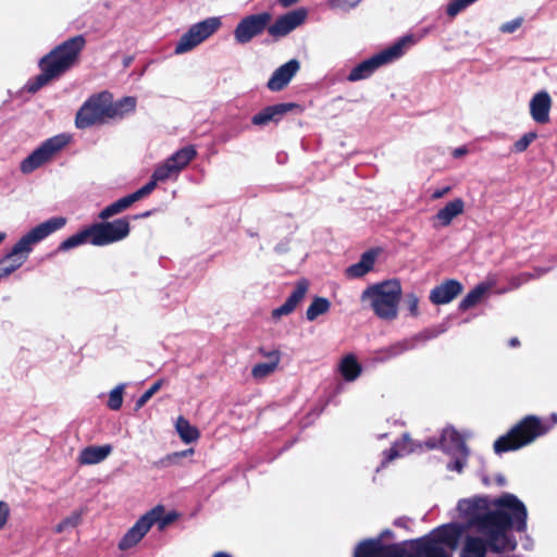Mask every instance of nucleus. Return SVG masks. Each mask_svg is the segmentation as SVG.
Returning <instances> with one entry per match:
<instances>
[{"mask_svg": "<svg viewBox=\"0 0 557 557\" xmlns=\"http://www.w3.org/2000/svg\"><path fill=\"white\" fill-rule=\"evenodd\" d=\"M431 336L424 334H418L411 338L399 341L387 348L381 349L377 351L376 359L379 361H386L391 358L399 356L407 350L413 349L419 341H425Z\"/></svg>", "mask_w": 557, "mask_h": 557, "instance_id": "22", "label": "nucleus"}, {"mask_svg": "<svg viewBox=\"0 0 557 557\" xmlns=\"http://www.w3.org/2000/svg\"><path fill=\"white\" fill-rule=\"evenodd\" d=\"M536 133L530 132L524 134L520 139L513 144L515 152H523L528 149L530 144L536 138Z\"/></svg>", "mask_w": 557, "mask_h": 557, "instance_id": "41", "label": "nucleus"}, {"mask_svg": "<svg viewBox=\"0 0 557 557\" xmlns=\"http://www.w3.org/2000/svg\"><path fill=\"white\" fill-rule=\"evenodd\" d=\"M163 380L154 382L136 401L135 410L144 407L147 401L162 387Z\"/></svg>", "mask_w": 557, "mask_h": 557, "instance_id": "39", "label": "nucleus"}, {"mask_svg": "<svg viewBox=\"0 0 557 557\" xmlns=\"http://www.w3.org/2000/svg\"><path fill=\"white\" fill-rule=\"evenodd\" d=\"M111 453L112 446L110 444L101 446L90 445L81 450L77 462L81 466L97 465L106 460Z\"/></svg>", "mask_w": 557, "mask_h": 557, "instance_id": "23", "label": "nucleus"}, {"mask_svg": "<svg viewBox=\"0 0 557 557\" xmlns=\"http://www.w3.org/2000/svg\"><path fill=\"white\" fill-rule=\"evenodd\" d=\"M552 423L547 424L536 416H528L515 425L507 434L494 443L496 454L519 449L546 434L557 423V414H552Z\"/></svg>", "mask_w": 557, "mask_h": 557, "instance_id": "5", "label": "nucleus"}, {"mask_svg": "<svg viewBox=\"0 0 557 557\" xmlns=\"http://www.w3.org/2000/svg\"><path fill=\"white\" fill-rule=\"evenodd\" d=\"M263 355L271 358V361L257 363L256 366H253L251 370V375L257 380L264 379L272 374L280 362V354L276 350L271 352H264Z\"/></svg>", "mask_w": 557, "mask_h": 557, "instance_id": "27", "label": "nucleus"}, {"mask_svg": "<svg viewBox=\"0 0 557 557\" xmlns=\"http://www.w3.org/2000/svg\"><path fill=\"white\" fill-rule=\"evenodd\" d=\"M485 292V286L478 285L474 289L468 293L467 296L460 301L459 308L461 310H468L472 308L481 300Z\"/></svg>", "mask_w": 557, "mask_h": 557, "instance_id": "35", "label": "nucleus"}, {"mask_svg": "<svg viewBox=\"0 0 557 557\" xmlns=\"http://www.w3.org/2000/svg\"><path fill=\"white\" fill-rule=\"evenodd\" d=\"M412 36H404L392 46L357 64L348 74L349 82H357L369 78L380 66L399 59L409 44H412Z\"/></svg>", "mask_w": 557, "mask_h": 557, "instance_id": "8", "label": "nucleus"}, {"mask_svg": "<svg viewBox=\"0 0 557 557\" xmlns=\"http://www.w3.org/2000/svg\"><path fill=\"white\" fill-rule=\"evenodd\" d=\"M86 243L91 244L89 227H86V228L82 230L81 232H78V233L70 236L65 240H63L59 246V250L65 251V250L75 248V247L86 244Z\"/></svg>", "mask_w": 557, "mask_h": 557, "instance_id": "32", "label": "nucleus"}, {"mask_svg": "<svg viewBox=\"0 0 557 557\" xmlns=\"http://www.w3.org/2000/svg\"><path fill=\"white\" fill-rule=\"evenodd\" d=\"M550 107L552 99L546 91L535 94L530 101V113L532 119L540 124L547 123L549 121Z\"/></svg>", "mask_w": 557, "mask_h": 557, "instance_id": "21", "label": "nucleus"}, {"mask_svg": "<svg viewBox=\"0 0 557 557\" xmlns=\"http://www.w3.org/2000/svg\"><path fill=\"white\" fill-rule=\"evenodd\" d=\"M441 446L443 450L453 455H460L467 458L468 447L465 443V438L451 428H447L443 431L441 436Z\"/></svg>", "mask_w": 557, "mask_h": 557, "instance_id": "20", "label": "nucleus"}, {"mask_svg": "<svg viewBox=\"0 0 557 557\" xmlns=\"http://www.w3.org/2000/svg\"><path fill=\"white\" fill-rule=\"evenodd\" d=\"M463 287L457 280H446L442 284L435 286L430 293V301L434 305H445L453 301Z\"/></svg>", "mask_w": 557, "mask_h": 557, "instance_id": "17", "label": "nucleus"}, {"mask_svg": "<svg viewBox=\"0 0 557 557\" xmlns=\"http://www.w3.org/2000/svg\"><path fill=\"white\" fill-rule=\"evenodd\" d=\"M197 156V151L193 145L186 146L176 152H174L166 160L175 168H177V173L181 172L184 168H186Z\"/></svg>", "mask_w": 557, "mask_h": 557, "instance_id": "28", "label": "nucleus"}, {"mask_svg": "<svg viewBox=\"0 0 557 557\" xmlns=\"http://www.w3.org/2000/svg\"><path fill=\"white\" fill-rule=\"evenodd\" d=\"M381 550L380 540H364L356 547L354 557H384Z\"/></svg>", "mask_w": 557, "mask_h": 557, "instance_id": "31", "label": "nucleus"}, {"mask_svg": "<svg viewBox=\"0 0 557 557\" xmlns=\"http://www.w3.org/2000/svg\"><path fill=\"white\" fill-rule=\"evenodd\" d=\"M376 253L374 251H366L360 260L347 268L346 273L349 277H361L372 270Z\"/></svg>", "mask_w": 557, "mask_h": 557, "instance_id": "25", "label": "nucleus"}, {"mask_svg": "<svg viewBox=\"0 0 557 557\" xmlns=\"http://www.w3.org/2000/svg\"><path fill=\"white\" fill-rule=\"evenodd\" d=\"M495 510L488 509L486 498L462 499L458 503V510L470 525L488 539L491 549L503 552L513 549L516 544L507 536V531L515 529L518 532L527 530V508L524 504L512 494H505L494 500Z\"/></svg>", "mask_w": 557, "mask_h": 557, "instance_id": "1", "label": "nucleus"}, {"mask_svg": "<svg viewBox=\"0 0 557 557\" xmlns=\"http://www.w3.org/2000/svg\"><path fill=\"white\" fill-rule=\"evenodd\" d=\"M176 518V515L171 512L164 516V510L160 513V518L157 520L156 523L159 524V529L163 530L166 525L172 523Z\"/></svg>", "mask_w": 557, "mask_h": 557, "instance_id": "46", "label": "nucleus"}, {"mask_svg": "<svg viewBox=\"0 0 557 557\" xmlns=\"http://www.w3.org/2000/svg\"><path fill=\"white\" fill-rule=\"evenodd\" d=\"M136 109V98L127 96L113 101L109 91H101L90 96L79 108L75 116L77 128L84 129L97 124H104L109 120L123 119Z\"/></svg>", "mask_w": 557, "mask_h": 557, "instance_id": "3", "label": "nucleus"}, {"mask_svg": "<svg viewBox=\"0 0 557 557\" xmlns=\"http://www.w3.org/2000/svg\"><path fill=\"white\" fill-rule=\"evenodd\" d=\"M308 286L309 284L306 280L298 281L295 286V289L288 296L286 301L282 306L272 311V318L280 319L283 315L290 314L305 298V295L308 290Z\"/></svg>", "mask_w": 557, "mask_h": 557, "instance_id": "19", "label": "nucleus"}, {"mask_svg": "<svg viewBox=\"0 0 557 557\" xmlns=\"http://www.w3.org/2000/svg\"><path fill=\"white\" fill-rule=\"evenodd\" d=\"M213 557H232V556L227 553L219 552V553L214 554Z\"/></svg>", "mask_w": 557, "mask_h": 557, "instance_id": "55", "label": "nucleus"}, {"mask_svg": "<svg viewBox=\"0 0 557 557\" xmlns=\"http://www.w3.org/2000/svg\"><path fill=\"white\" fill-rule=\"evenodd\" d=\"M298 0H278V3L284 7V8H288L293 4H295Z\"/></svg>", "mask_w": 557, "mask_h": 557, "instance_id": "51", "label": "nucleus"}, {"mask_svg": "<svg viewBox=\"0 0 557 557\" xmlns=\"http://www.w3.org/2000/svg\"><path fill=\"white\" fill-rule=\"evenodd\" d=\"M522 17L515 18L500 26V30L505 34H511L516 32L522 24Z\"/></svg>", "mask_w": 557, "mask_h": 557, "instance_id": "45", "label": "nucleus"}, {"mask_svg": "<svg viewBox=\"0 0 557 557\" xmlns=\"http://www.w3.org/2000/svg\"><path fill=\"white\" fill-rule=\"evenodd\" d=\"M308 286L309 284L306 280L298 281L295 286V289L288 296L286 301L282 306L272 311V318L280 319L283 315L290 314L305 298V295L308 290Z\"/></svg>", "mask_w": 557, "mask_h": 557, "instance_id": "18", "label": "nucleus"}, {"mask_svg": "<svg viewBox=\"0 0 557 557\" xmlns=\"http://www.w3.org/2000/svg\"><path fill=\"white\" fill-rule=\"evenodd\" d=\"M82 515H83L82 511L72 512L69 517H66L60 523L57 524L55 532L62 533L65 530H67L69 528H75L76 525L79 524V522L82 520Z\"/></svg>", "mask_w": 557, "mask_h": 557, "instance_id": "37", "label": "nucleus"}, {"mask_svg": "<svg viewBox=\"0 0 557 557\" xmlns=\"http://www.w3.org/2000/svg\"><path fill=\"white\" fill-rule=\"evenodd\" d=\"M331 302L323 297H315L306 311V318L309 321H314L319 315L329 311Z\"/></svg>", "mask_w": 557, "mask_h": 557, "instance_id": "33", "label": "nucleus"}, {"mask_svg": "<svg viewBox=\"0 0 557 557\" xmlns=\"http://www.w3.org/2000/svg\"><path fill=\"white\" fill-rule=\"evenodd\" d=\"M154 189V183H147L136 191L107 205L103 209H127L137 200L148 196Z\"/></svg>", "mask_w": 557, "mask_h": 557, "instance_id": "24", "label": "nucleus"}, {"mask_svg": "<svg viewBox=\"0 0 557 557\" xmlns=\"http://www.w3.org/2000/svg\"><path fill=\"white\" fill-rule=\"evenodd\" d=\"M175 429L181 440L186 444L193 443L199 437V431L197 428L193 426L184 417L177 418Z\"/></svg>", "mask_w": 557, "mask_h": 557, "instance_id": "30", "label": "nucleus"}, {"mask_svg": "<svg viewBox=\"0 0 557 557\" xmlns=\"http://www.w3.org/2000/svg\"><path fill=\"white\" fill-rule=\"evenodd\" d=\"M191 454H194V449L189 448V449L183 450L181 453H176L174 456L175 457H186V456L191 455Z\"/></svg>", "mask_w": 557, "mask_h": 557, "instance_id": "52", "label": "nucleus"}, {"mask_svg": "<svg viewBox=\"0 0 557 557\" xmlns=\"http://www.w3.org/2000/svg\"><path fill=\"white\" fill-rule=\"evenodd\" d=\"M463 200L461 198H457L446 203L443 209H463Z\"/></svg>", "mask_w": 557, "mask_h": 557, "instance_id": "49", "label": "nucleus"}, {"mask_svg": "<svg viewBox=\"0 0 557 557\" xmlns=\"http://www.w3.org/2000/svg\"><path fill=\"white\" fill-rule=\"evenodd\" d=\"M117 211H108V210H104V211H101L100 213V218L101 219H108L110 218L113 213H116Z\"/></svg>", "mask_w": 557, "mask_h": 557, "instance_id": "53", "label": "nucleus"}, {"mask_svg": "<svg viewBox=\"0 0 557 557\" xmlns=\"http://www.w3.org/2000/svg\"><path fill=\"white\" fill-rule=\"evenodd\" d=\"M84 35H76L55 46L39 61L40 74L30 78L26 84L28 92H37L51 81L59 78L79 61L81 53L86 47Z\"/></svg>", "mask_w": 557, "mask_h": 557, "instance_id": "2", "label": "nucleus"}, {"mask_svg": "<svg viewBox=\"0 0 557 557\" xmlns=\"http://www.w3.org/2000/svg\"><path fill=\"white\" fill-rule=\"evenodd\" d=\"M125 385L115 386L109 394L108 407L112 410H119L123 404V391Z\"/></svg>", "mask_w": 557, "mask_h": 557, "instance_id": "38", "label": "nucleus"}, {"mask_svg": "<svg viewBox=\"0 0 557 557\" xmlns=\"http://www.w3.org/2000/svg\"><path fill=\"white\" fill-rule=\"evenodd\" d=\"M88 227L94 246H107L124 239L129 234V223L126 219L95 223Z\"/></svg>", "mask_w": 557, "mask_h": 557, "instance_id": "11", "label": "nucleus"}, {"mask_svg": "<svg viewBox=\"0 0 557 557\" xmlns=\"http://www.w3.org/2000/svg\"><path fill=\"white\" fill-rule=\"evenodd\" d=\"M173 174H177V168L173 166L168 160L159 165L152 173L151 180L148 183L163 182L171 177Z\"/></svg>", "mask_w": 557, "mask_h": 557, "instance_id": "34", "label": "nucleus"}, {"mask_svg": "<svg viewBox=\"0 0 557 557\" xmlns=\"http://www.w3.org/2000/svg\"><path fill=\"white\" fill-rule=\"evenodd\" d=\"M272 21V14L262 12L250 14L239 21L234 29V38L237 44L245 45L250 42L255 37L260 36Z\"/></svg>", "mask_w": 557, "mask_h": 557, "instance_id": "12", "label": "nucleus"}, {"mask_svg": "<svg viewBox=\"0 0 557 557\" xmlns=\"http://www.w3.org/2000/svg\"><path fill=\"white\" fill-rule=\"evenodd\" d=\"M425 445L428 446V448H434L436 446V444L432 441L426 442Z\"/></svg>", "mask_w": 557, "mask_h": 557, "instance_id": "57", "label": "nucleus"}, {"mask_svg": "<svg viewBox=\"0 0 557 557\" xmlns=\"http://www.w3.org/2000/svg\"><path fill=\"white\" fill-rule=\"evenodd\" d=\"M401 285L397 280L385 281L363 290L361 299L368 300L374 313L383 320H394L398 313Z\"/></svg>", "mask_w": 557, "mask_h": 557, "instance_id": "7", "label": "nucleus"}, {"mask_svg": "<svg viewBox=\"0 0 557 557\" xmlns=\"http://www.w3.org/2000/svg\"><path fill=\"white\" fill-rule=\"evenodd\" d=\"M462 528L458 524H444L435 529L430 535L412 543L409 557H451L446 550H454L460 539Z\"/></svg>", "mask_w": 557, "mask_h": 557, "instance_id": "6", "label": "nucleus"}, {"mask_svg": "<svg viewBox=\"0 0 557 557\" xmlns=\"http://www.w3.org/2000/svg\"><path fill=\"white\" fill-rule=\"evenodd\" d=\"M163 511L162 506H156L144 516H141L136 523L125 533L119 543L121 550L129 549L136 546L141 539L148 533L151 527L160 518V513Z\"/></svg>", "mask_w": 557, "mask_h": 557, "instance_id": "13", "label": "nucleus"}, {"mask_svg": "<svg viewBox=\"0 0 557 557\" xmlns=\"http://www.w3.org/2000/svg\"><path fill=\"white\" fill-rule=\"evenodd\" d=\"M406 307L411 315L417 317L419 314L418 305L419 298L416 294L410 293L406 296L405 300Z\"/></svg>", "mask_w": 557, "mask_h": 557, "instance_id": "43", "label": "nucleus"}, {"mask_svg": "<svg viewBox=\"0 0 557 557\" xmlns=\"http://www.w3.org/2000/svg\"><path fill=\"white\" fill-rule=\"evenodd\" d=\"M299 108V104L294 102L268 106L251 117V123L256 126H264L271 122L278 123L286 113Z\"/></svg>", "mask_w": 557, "mask_h": 557, "instance_id": "15", "label": "nucleus"}, {"mask_svg": "<svg viewBox=\"0 0 557 557\" xmlns=\"http://www.w3.org/2000/svg\"><path fill=\"white\" fill-rule=\"evenodd\" d=\"M65 223L64 218L54 216L35 226L21 237L11 251L0 260V278L9 276L21 268L33 251V247L50 234L62 228Z\"/></svg>", "mask_w": 557, "mask_h": 557, "instance_id": "4", "label": "nucleus"}, {"mask_svg": "<svg viewBox=\"0 0 557 557\" xmlns=\"http://www.w3.org/2000/svg\"><path fill=\"white\" fill-rule=\"evenodd\" d=\"M300 64L298 60L292 59L288 62L284 63L280 67H277L270 79L268 81L267 87L271 91H281L283 90L292 81V78L299 71Z\"/></svg>", "mask_w": 557, "mask_h": 557, "instance_id": "16", "label": "nucleus"}, {"mask_svg": "<svg viewBox=\"0 0 557 557\" xmlns=\"http://www.w3.org/2000/svg\"><path fill=\"white\" fill-rule=\"evenodd\" d=\"M10 515L11 509L9 504L3 500H0V530H2L7 525L10 519Z\"/></svg>", "mask_w": 557, "mask_h": 557, "instance_id": "44", "label": "nucleus"}, {"mask_svg": "<svg viewBox=\"0 0 557 557\" xmlns=\"http://www.w3.org/2000/svg\"><path fill=\"white\" fill-rule=\"evenodd\" d=\"M361 0H329V5L332 9H341L348 11L358 5Z\"/></svg>", "mask_w": 557, "mask_h": 557, "instance_id": "42", "label": "nucleus"}, {"mask_svg": "<svg viewBox=\"0 0 557 557\" xmlns=\"http://www.w3.org/2000/svg\"><path fill=\"white\" fill-rule=\"evenodd\" d=\"M307 17L305 9H297L278 16L273 24H269L268 33L274 38H281L288 35L295 28L300 26Z\"/></svg>", "mask_w": 557, "mask_h": 557, "instance_id": "14", "label": "nucleus"}, {"mask_svg": "<svg viewBox=\"0 0 557 557\" xmlns=\"http://www.w3.org/2000/svg\"><path fill=\"white\" fill-rule=\"evenodd\" d=\"M451 187L450 186H446V187H443V188H440V189H436L434 190L430 198L433 199V200H436V199H440L442 198L443 196L447 195L449 191H450Z\"/></svg>", "mask_w": 557, "mask_h": 557, "instance_id": "48", "label": "nucleus"}, {"mask_svg": "<svg viewBox=\"0 0 557 557\" xmlns=\"http://www.w3.org/2000/svg\"><path fill=\"white\" fill-rule=\"evenodd\" d=\"M409 442V436L407 434L404 435L401 443H395L393 447L385 451L386 461H392L396 457L403 456L406 453H410L412 448H407L406 444Z\"/></svg>", "mask_w": 557, "mask_h": 557, "instance_id": "36", "label": "nucleus"}, {"mask_svg": "<svg viewBox=\"0 0 557 557\" xmlns=\"http://www.w3.org/2000/svg\"><path fill=\"white\" fill-rule=\"evenodd\" d=\"M467 152H468V149L466 147H459L453 151V156L455 158H460V157L465 156Z\"/></svg>", "mask_w": 557, "mask_h": 557, "instance_id": "50", "label": "nucleus"}, {"mask_svg": "<svg viewBox=\"0 0 557 557\" xmlns=\"http://www.w3.org/2000/svg\"><path fill=\"white\" fill-rule=\"evenodd\" d=\"M69 143L65 135H57L45 140L37 149H35L20 165L24 174L32 173L59 152Z\"/></svg>", "mask_w": 557, "mask_h": 557, "instance_id": "10", "label": "nucleus"}, {"mask_svg": "<svg viewBox=\"0 0 557 557\" xmlns=\"http://www.w3.org/2000/svg\"><path fill=\"white\" fill-rule=\"evenodd\" d=\"M462 211H438L433 218V225L435 227L447 226L454 220V218Z\"/></svg>", "mask_w": 557, "mask_h": 557, "instance_id": "40", "label": "nucleus"}, {"mask_svg": "<svg viewBox=\"0 0 557 557\" xmlns=\"http://www.w3.org/2000/svg\"><path fill=\"white\" fill-rule=\"evenodd\" d=\"M509 345L511 347H517L519 345V339L517 337H513L509 341Z\"/></svg>", "mask_w": 557, "mask_h": 557, "instance_id": "54", "label": "nucleus"}, {"mask_svg": "<svg viewBox=\"0 0 557 557\" xmlns=\"http://www.w3.org/2000/svg\"><path fill=\"white\" fill-rule=\"evenodd\" d=\"M221 26L220 17H208L199 23L194 24L181 37L175 46V53L182 54L193 50L199 44L213 35Z\"/></svg>", "mask_w": 557, "mask_h": 557, "instance_id": "9", "label": "nucleus"}, {"mask_svg": "<svg viewBox=\"0 0 557 557\" xmlns=\"http://www.w3.org/2000/svg\"><path fill=\"white\" fill-rule=\"evenodd\" d=\"M361 366L354 355L345 356L339 362V372L348 381H355L361 374Z\"/></svg>", "mask_w": 557, "mask_h": 557, "instance_id": "29", "label": "nucleus"}, {"mask_svg": "<svg viewBox=\"0 0 557 557\" xmlns=\"http://www.w3.org/2000/svg\"><path fill=\"white\" fill-rule=\"evenodd\" d=\"M488 541L484 542L481 537L468 536L461 550L460 557H485Z\"/></svg>", "mask_w": 557, "mask_h": 557, "instance_id": "26", "label": "nucleus"}, {"mask_svg": "<svg viewBox=\"0 0 557 557\" xmlns=\"http://www.w3.org/2000/svg\"><path fill=\"white\" fill-rule=\"evenodd\" d=\"M150 215V211H145L143 214L140 215H135L134 219H138V218H147Z\"/></svg>", "mask_w": 557, "mask_h": 557, "instance_id": "56", "label": "nucleus"}, {"mask_svg": "<svg viewBox=\"0 0 557 557\" xmlns=\"http://www.w3.org/2000/svg\"><path fill=\"white\" fill-rule=\"evenodd\" d=\"M5 238V234L0 232V243Z\"/></svg>", "mask_w": 557, "mask_h": 557, "instance_id": "58", "label": "nucleus"}, {"mask_svg": "<svg viewBox=\"0 0 557 557\" xmlns=\"http://www.w3.org/2000/svg\"><path fill=\"white\" fill-rule=\"evenodd\" d=\"M461 457L462 458H457L453 463H449L448 469L461 472L466 463V458L463 456Z\"/></svg>", "mask_w": 557, "mask_h": 557, "instance_id": "47", "label": "nucleus"}]
</instances>
